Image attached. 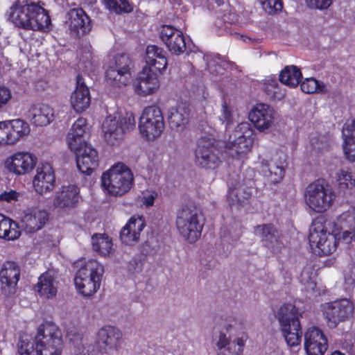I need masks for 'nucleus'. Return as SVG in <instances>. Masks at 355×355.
<instances>
[{
    "label": "nucleus",
    "instance_id": "obj_20",
    "mask_svg": "<svg viewBox=\"0 0 355 355\" xmlns=\"http://www.w3.org/2000/svg\"><path fill=\"white\" fill-rule=\"evenodd\" d=\"M274 110L265 103L257 104L249 113V119L259 131L270 128L274 121Z\"/></svg>",
    "mask_w": 355,
    "mask_h": 355
},
{
    "label": "nucleus",
    "instance_id": "obj_29",
    "mask_svg": "<svg viewBox=\"0 0 355 355\" xmlns=\"http://www.w3.org/2000/svg\"><path fill=\"white\" fill-rule=\"evenodd\" d=\"M254 234L260 239L263 245L268 248L275 249L281 244V234L271 223L255 226Z\"/></svg>",
    "mask_w": 355,
    "mask_h": 355
},
{
    "label": "nucleus",
    "instance_id": "obj_5",
    "mask_svg": "<svg viewBox=\"0 0 355 355\" xmlns=\"http://www.w3.org/2000/svg\"><path fill=\"white\" fill-rule=\"evenodd\" d=\"M133 175L131 171L123 163L114 164L101 177V184L107 193L112 196H121L131 188Z\"/></svg>",
    "mask_w": 355,
    "mask_h": 355
},
{
    "label": "nucleus",
    "instance_id": "obj_50",
    "mask_svg": "<svg viewBox=\"0 0 355 355\" xmlns=\"http://www.w3.org/2000/svg\"><path fill=\"white\" fill-rule=\"evenodd\" d=\"M345 289L355 293V267H352L345 273Z\"/></svg>",
    "mask_w": 355,
    "mask_h": 355
},
{
    "label": "nucleus",
    "instance_id": "obj_7",
    "mask_svg": "<svg viewBox=\"0 0 355 355\" xmlns=\"http://www.w3.org/2000/svg\"><path fill=\"white\" fill-rule=\"evenodd\" d=\"M104 268L100 263L89 260L77 271L75 286L83 295L89 297L100 288Z\"/></svg>",
    "mask_w": 355,
    "mask_h": 355
},
{
    "label": "nucleus",
    "instance_id": "obj_8",
    "mask_svg": "<svg viewBox=\"0 0 355 355\" xmlns=\"http://www.w3.org/2000/svg\"><path fill=\"white\" fill-rule=\"evenodd\" d=\"M204 219L196 208L183 207L179 213V233L189 243H195L201 235Z\"/></svg>",
    "mask_w": 355,
    "mask_h": 355
},
{
    "label": "nucleus",
    "instance_id": "obj_37",
    "mask_svg": "<svg viewBox=\"0 0 355 355\" xmlns=\"http://www.w3.org/2000/svg\"><path fill=\"white\" fill-rule=\"evenodd\" d=\"M7 125L11 145L16 144L30 132L28 123L20 119L7 121Z\"/></svg>",
    "mask_w": 355,
    "mask_h": 355
},
{
    "label": "nucleus",
    "instance_id": "obj_59",
    "mask_svg": "<svg viewBox=\"0 0 355 355\" xmlns=\"http://www.w3.org/2000/svg\"><path fill=\"white\" fill-rule=\"evenodd\" d=\"M157 194L155 192L150 193V194L145 196L143 198L144 204L147 206H153L154 204L155 199L157 198Z\"/></svg>",
    "mask_w": 355,
    "mask_h": 355
},
{
    "label": "nucleus",
    "instance_id": "obj_24",
    "mask_svg": "<svg viewBox=\"0 0 355 355\" xmlns=\"http://www.w3.org/2000/svg\"><path fill=\"white\" fill-rule=\"evenodd\" d=\"M49 220L45 210L34 209L25 212L20 223V227L26 233H35L41 230Z\"/></svg>",
    "mask_w": 355,
    "mask_h": 355
},
{
    "label": "nucleus",
    "instance_id": "obj_40",
    "mask_svg": "<svg viewBox=\"0 0 355 355\" xmlns=\"http://www.w3.org/2000/svg\"><path fill=\"white\" fill-rule=\"evenodd\" d=\"M302 78L300 70L294 65L286 67L279 75V80L291 87H295L299 85Z\"/></svg>",
    "mask_w": 355,
    "mask_h": 355
},
{
    "label": "nucleus",
    "instance_id": "obj_4",
    "mask_svg": "<svg viewBox=\"0 0 355 355\" xmlns=\"http://www.w3.org/2000/svg\"><path fill=\"white\" fill-rule=\"evenodd\" d=\"M302 313L292 304H284L278 309L276 318L279 323L283 336L290 347L297 346L302 339V329L300 318Z\"/></svg>",
    "mask_w": 355,
    "mask_h": 355
},
{
    "label": "nucleus",
    "instance_id": "obj_46",
    "mask_svg": "<svg viewBox=\"0 0 355 355\" xmlns=\"http://www.w3.org/2000/svg\"><path fill=\"white\" fill-rule=\"evenodd\" d=\"M338 178L339 187L341 190L344 191L355 187V179L352 178L351 173L341 170Z\"/></svg>",
    "mask_w": 355,
    "mask_h": 355
},
{
    "label": "nucleus",
    "instance_id": "obj_44",
    "mask_svg": "<svg viewBox=\"0 0 355 355\" xmlns=\"http://www.w3.org/2000/svg\"><path fill=\"white\" fill-rule=\"evenodd\" d=\"M264 90L267 95L273 100H281L284 97L285 92L275 79L267 80L264 84Z\"/></svg>",
    "mask_w": 355,
    "mask_h": 355
},
{
    "label": "nucleus",
    "instance_id": "obj_35",
    "mask_svg": "<svg viewBox=\"0 0 355 355\" xmlns=\"http://www.w3.org/2000/svg\"><path fill=\"white\" fill-rule=\"evenodd\" d=\"M260 170L263 175L267 178L270 182L273 184L278 183L284 176V162H280L278 164L274 160L268 162L263 159L261 162Z\"/></svg>",
    "mask_w": 355,
    "mask_h": 355
},
{
    "label": "nucleus",
    "instance_id": "obj_30",
    "mask_svg": "<svg viewBox=\"0 0 355 355\" xmlns=\"http://www.w3.org/2000/svg\"><path fill=\"white\" fill-rule=\"evenodd\" d=\"M79 193V188L74 184L63 186L56 193L53 205L60 208H73L78 202Z\"/></svg>",
    "mask_w": 355,
    "mask_h": 355
},
{
    "label": "nucleus",
    "instance_id": "obj_41",
    "mask_svg": "<svg viewBox=\"0 0 355 355\" xmlns=\"http://www.w3.org/2000/svg\"><path fill=\"white\" fill-rule=\"evenodd\" d=\"M92 244L94 250L98 252L101 256L108 255L112 250V241L108 236L102 234L93 236Z\"/></svg>",
    "mask_w": 355,
    "mask_h": 355
},
{
    "label": "nucleus",
    "instance_id": "obj_49",
    "mask_svg": "<svg viewBox=\"0 0 355 355\" xmlns=\"http://www.w3.org/2000/svg\"><path fill=\"white\" fill-rule=\"evenodd\" d=\"M259 1L264 10L269 14L279 11L283 8L281 0H259Z\"/></svg>",
    "mask_w": 355,
    "mask_h": 355
},
{
    "label": "nucleus",
    "instance_id": "obj_53",
    "mask_svg": "<svg viewBox=\"0 0 355 355\" xmlns=\"http://www.w3.org/2000/svg\"><path fill=\"white\" fill-rule=\"evenodd\" d=\"M220 121H222L223 124H225V127L227 129L230 124L232 123L233 118L230 110L227 107L225 102L222 105L221 114L218 116Z\"/></svg>",
    "mask_w": 355,
    "mask_h": 355
},
{
    "label": "nucleus",
    "instance_id": "obj_54",
    "mask_svg": "<svg viewBox=\"0 0 355 355\" xmlns=\"http://www.w3.org/2000/svg\"><path fill=\"white\" fill-rule=\"evenodd\" d=\"M7 121H0V145H11Z\"/></svg>",
    "mask_w": 355,
    "mask_h": 355
},
{
    "label": "nucleus",
    "instance_id": "obj_23",
    "mask_svg": "<svg viewBox=\"0 0 355 355\" xmlns=\"http://www.w3.org/2000/svg\"><path fill=\"white\" fill-rule=\"evenodd\" d=\"M55 177L51 166L46 163L37 168V173L33 184L35 190L42 194L51 191L55 188Z\"/></svg>",
    "mask_w": 355,
    "mask_h": 355
},
{
    "label": "nucleus",
    "instance_id": "obj_45",
    "mask_svg": "<svg viewBox=\"0 0 355 355\" xmlns=\"http://www.w3.org/2000/svg\"><path fill=\"white\" fill-rule=\"evenodd\" d=\"M103 2L107 8L116 13L128 12L132 10V7L127 0H103Z\"/></svg>",
    "mask_w": 355,
    "mask_h": 355
},
{
    "label": "nucleus",
    "instance_id": "obj_22",
    "mask_svg": "<svg viewBox=\"0 0 355 355\" xmlns=\"http://www.w3.org/2000/svg\"><path fill=\"white\" fill-rule=\"evenodd\" d=\"M133 85L137 94L147 96L158 89L159 83L156 72L152 71L148 67H144Z\"/></svg>",
    "mask_w": 355,
    "mask_h": 355
},
{
    "label": "nucleus",
    "instance_id": "obj_18",
    "mask_svg": "<svg viewBox=\"0 0 355 355\" xmlns=\"http://www.w3.org/2000/svg\"><path fill=\"white\" fill-rule=\"evenodd\" d=\"M121 331L112 327H102L98 332L97 345L102 353L112 354L116 351L121 343Z\"/></svg>",
    "mask_w": 355,
    "mask_h": 355
},
{
    "label": "nucleus",
    "instance_id": "obj_25",
    "mask_svg": "<svg viewBox=\"0 0 355 355\" xmlns=\"http://www.w3.org/2000/svg\"><path fill=\"white\" fill-rule=\"evenodd\" d=\"M336 225L341 230L339 239L346 243H355V207H349L339 215Z\"/></svg>",
    "mask_w": 355,
    "mask_h": 355
},
{
    "label": "nucleus",
    "instance_id": "obj_10",
    "mask_svg": "<svg viewBox=\"0 0 355 355\" xmlns=\"http://www.w3.org/2000/svg\"><path fill=\"white\" fill-rule=\"evenodd\" d=\"M309 241L313 252L318 256H328L337 248L336 237L324 230L320 223H314L310 227Z\"/></svg>",
    "mask_w": 355,
    "mask_h": 355
},
{
    "label": "nucleus",
    "instance_id": "obj_36",
    "mask_svg": "<svg viewBox=\"0 0 355 355\" xmlns=\"http://www.w3.org/2000/svg\"><path fill=\"white\" fill-rule=\"evenodd\" d=\"M37 291L45 298H51L57 294V282L49 272L43 273L39 277Z\"/></svg>",
    "mask_w": 355,
    "mask_h": 355
},
{
    "label": "nucleus",
    "instance_id": "obj_42",
    "mask_svg": "<svg viewBox=\"0 0 355 355\" xmlns=\"http://www.w3.org/2000/svg\"><path fill=\"white\" fill-rule=\"evenodd\" d=\"M160 37L168 50L171 53L176 54L178 52V44L176 43L178 35H175V28L171 26H163Z\"/></svg>",
    "mask_w": 355,
    "mask_h": 355
},
{
    "label": "nucleus",
    "instance_id": "obj_28",
    "mask_svg": "<svg viewBox=\"0 0 355 355\" xmlns=\"http://www.w3.org/2000/svg\"><path fill=\"white\" fill-rule=\"evenodd\" d=\"M89 90L85 84L83 77L79 74L76 78V87L71 96V104L77 112H82L90 105Z\"/></svg>",
    "mask_w": 355,
    "mask_h": 355
},
{
    "label": "nucleus",
    "instance_id": "obj_15",
    "mask_svg": "<svg viewBox=\"0 0 355 355\" xmlns=\"http://www.w3.org/2000/svg\"><path fill=\"white\" fill-rule=\"evenodd\" d=\"M20 277L19 265L14 261L5 262L0 270V288L6 296H11L17 291Z\"/></svg>",
    "mask_w": 355,
    "mask_h": 355
},
{
    "label": "nucleus",
    "instance_id": "obj_3",
    "mask_svg": "<svg viewBox=\"0 0 355 355\" xmlns=\"http://www.w3.org/2000/svg\"><path fill=\"white\" fill-rule=\"evenodd\" d=\"M234 320H221L214 327L218 355H241L248 335Z\"/></svg>",
    "mask_w": 355,
    "mask_h": 355
},
{
    "label": "nucleus",
    "instance_id": "obj_55",
    "mask_svg": "<svg viewBox=\"0 0 355 355\" xmlns=\"http://www.w3.org/2000/svg\"><path fill=\"white\" fill-rule=\"evenodd\" d=\"M178 113V107H172L168 110L167 113V122L168 125L171 130H178V119L176 117V114Z\"/></svg>",
    "mask_w": 355,
    "mask_h": 355
},
{
    "label": "nucleus",
    "instance_id": "obj_60",
    "mask_svg": "<svg viewBox=\"0 0 355 355\" xmlns=\"http://www.w3.org/2000/svg\"><path fill=\"white\" fill-rule=\"evenodd\" d=\"M207 69L209 71V72L211 73H214L215 72V70H214L212 69V67H211V64H207Z\"/></svg>",
    "mask_w": 355,
    "mask_h": 355
},
{
    "label": "nucleus",
    "instance_id": "obj_21",
    "mask_svg": "<svg viewBox=\"0 0 355 355\" xmlns=\"http://www.w3.org/2000/svg\"><path fill=\"white\" fill-rule=\"evenodd\" d=\"M304 348L307 355H323L327 349V340L316 327L309 328L304 335Z\"/></svg>",
    "mask_w": 355,
    "mask_h": 355
},
{
    "label": "nucleus",
    "instance_id": "obj_19",
    "mask_svg": "<svg viewBox=\"0 0 355 355\" xmlns=\"http://www.w3.org/2000/svg\"><path fill=\"white\" fill-rule=\"evenodd\" d=\"M68 26L71 33L77 37L88 33L92 30L91 20L83 8H73L67 12Z\"/></svg>",
    "mask_w": 355,
    "mask_h": 355
},
{
    "label": "nucleus",
    "instance_id": "obj_2",
    "mask_svg": "<svg viewBox=\"0 0 355 355\" xmlns=\"http://www.w3.org/2000/svg\"><path fill=\"white\" fill-rule=\"evenodd\" d=\"M43 5L40 1H17L8 12V19L18 28L42 31L51 23L50 17Z\"/></svg>",
    "mask_w": 355,
    "mask_h": 355
},
{
    "label": "nucleus",
    "instance_id": "obj_13",
    "mask_svg": "<svg viewBox=\"0 0 355 355\" xmlns=\"http://www.w3.org/2000/svg\"><path fill=\"white\" fill-rule=\"evenodd\" d=\"M219 153L220 150L214 139L202 137L198 140L195 151V164L201 168L214 170L220 163Z\"/></svg>",
    "mask_w": 355,
    "mask_h": 355
},
{
    "label": "nucleus",
    "instance_id": "obj_9",
    "mask_svg": "<svg viewBox=\"0 0 355 355\" xmlns=\"http://www.w3.org/2000/svg\"><path fill=\"white\" fill-rule=\"evenodd\" d=\"M139 129L146 140L153 141L160 137L164 130V121L159 107L153 105L144 110L139 118Z\"/></svg>",
    "mask_w": 355,
    "mask_h": 355
},
{
    "label": "nucleus",
    "instance_id": "obj_11",
    "mask_svg": "<svg viewBox=\"0 0 355 355\" xmlns=\"http://www.w3.org/2000/svg\"><path fill=\"white\" fill-rule=\"evenodd\" d=\"M254 130L248 122H242L230 135L226 148L232 157L243 155L250 151L254 141Z\"/></svg>",
    "mask_w": 355,
    "mask_h": 355
},
{
    "label": "nucleus",
    "instance_id": "obj_52",
    "mask_svg": "<svg viewBox=\"0 0 355 355\" xmlns=\"http://www.w3.org/2000/svg\"><path fill=\"white\" fill-rule=\"evenodd\" d=\"M179 38H181V41L183 44L182 46L179 44V55L181 53L186 52L189 55L191 52L194 51L195 45L189 37L183 35L182 33L179 31Z\"/></svg>",
    "mask_w": 355,
    "mask_h": 355
},
{
    "label": "nucleus",
    "instance_id": "obj_51",
    "mask_svg": "<svg viewBox=\"0 0 355 355\" xmlns=\"http://www.w3.org/2000/svg\"><path fill=\"white\" fill-rule=\"evenodd\" d=\"M190 112L191 109L189 103L181 102V105L179 104V119L181 121V123H179V127L188 123Z\"/></svg>",
    "mask_w": 355,
    "mask_h": 355
},
{
    "label": "nucleus",
    "instance_id": "obj_33",
    "mask_svg": "<svg viewBox=\"0 0 355 355\" xmlns=\"http://www.w3.org/2000/svg\"><path fill=\"white\" fill-rule=\"evenodd\" d=\"M146 65L152 71L156 73H162L166 69L167 60L163 53V50L155 45H149L146 48Z\"/></svg>",
    "mask_w": 355,
    "mask_h": 355
},
{
    "label": "nucleus",
    "instance_id": "obj_26",
    "mask_svg": "<svg viewBox=\"0 0 355 355\" xmlns=\"http://www.w3.org/2000/svg\"><path fill=\"white\" fill-rule=\"evenodd\" d=\"M90 135V126L85 118H78L73 124L67 135L70 149H77L80 145L87 144L86 139Z\"/></svg>",
    "mask_w": 355,
    "mask_h": 355
},
{
    "label": "nucleus",
    "instance_id": "obj_16",
    "mask_svg": "<svg viewBox=\"0 0 355 355\" xmlns=\"http://www.w3.org/2000/svg\"><path fill=\"white\" fill-rule=\"evenodd\" d=\"M37 161V157L31 153L18 152L7 158L5 164L10 172L21 175L32 171Z\"/></svg>",
    "mask_w": 355,
    "mask_h": 355
},
{
    "label": "nucleus",
    "instance_id": "obj_58",
    "mask_svg": "<svg viewBox=\"0 0 355 355\" xmlns=\"http://www.w3.org/2000/svg\"><path fill=\"white\" fill-rule=\"evenodd\" d=\"M17 197V193L14 191L4 192L0 194V201L10 202L12 200H15Z\"/></svg>",
    "mask_w": 355,
    "mask_h": 355
},
{
    "label": "nucleus",
    "instance_id": "obj_57",
    "mask_svg": "<svg viewBox=\"0 0 355 355\" xmlns=\"http://www.w3.org/2000/svg\"><path fill=\"white\" fill-rule=\"evenodd\" d=\"M10 98V91L6 87H0V109L7 104Z\"/></svg>",
    "mask_w": 355,
    "mask_h": 355
},
{
    "label": "nucleus",
    "instance_id": "obj_12",
    "mask_svg": "<svg viewBox=\"0 0 355 355\" xmlns=\"http://www.w3.org/2000/svg\"><path fill=\"white\" fill-rule=\"evenodd\" d=\"M131 64L132 62L127 54L116 55L105 72L107 83L116 87L127 85L132 78Z\"/></svg>",
    "mask_w": 355,
    "mask_h": 355
},
{
    "label": "nucleus",
    "instance_id": "obj_38",
    "mask_svg": "<svg viewBox=\"0 0 355 355\" xmlns=\"http://www.w3.org/2000/svg\"><path fill=\"white\" fill-rule=\"evenodd\" d=\"M21 232L16 222L3 214H0V238L14 241L20 236Z\"/></svg>",
    "mask_w": 355,
    "mask_h": 355
},
{
    "label": "nucleus",
    "instance_id": "obj_32",
    "mask_svg": "<svg viewBox=\"0 0 355 355\" xmlns=\"http://www.w3.org/2000/svg\"><path fill=\"white\" fill-rule=\"evenodd\" d=\"M342 135L344 155L348 161L355 162V119L345 122Z\"/></svg>",
    "mask_w": 355,
    "mask_h": 355
},
{
    "label": "nucleus",
    "instance_id": "obj_48",
    "mask_svg": "<svg viewBox=\"0 0 355 355\" xmlns=\"http://www.w3.org/2000/svg\"><path fill=\"white\" fill-rule=\"evenodd\" d=\"M117 122H119L123 134L133 130L135 127V120L132 113H126L124 116L117 120Z\"/></svg>",
    "mask_w": 355,
    "mask_h": 355
},
{
    "label": "nucleus",
    "instance_id": "obj_27",
    "mask_svg": "<svg viewBox=\"0 0 355 355\" xmlns=\"http://www.w3.org/2000/svg\"><path fill=\"white\" fill-rule=\"evenodd\" d=\"M146 226L145 220L141 216H133L120 232V239L125 245L137 243L141 231Z\"/></svg>",
    "mask_w": 355,
    "mask_h": 355
},
{
    "label": "nucleus",
    "instance_id": "obj_1",
    "mask_svg": "<svg viewBox=\"0 0 355 355\" xmlns=\"http://www.w3.org/2000/svg\"><path fill=\"white\" fill-rule=\"evenodd\" d=\"M63 347L62 335L53 323L41 324L33 338L22 337L18 343L19 355H60Z\"/></svg>",
    "mask_w": 355,
    "mask_h": 355
},
{
    "label": "nucleus",
    "instance_id": "obj_61",
    "mask_svg": "<svg viewBox=\"0 0 355 355\" xmlns=\"http://www.w3.org/2000/svg\"><path fill=\"white\" fill-rule=\"evenodd\" d=\"M331 355H344V354L341 353L339 351H335L331 354Z\"/></svg>",
    "mask_w": 355,
    "mask_h": 355
},
{
    "label": "nucleus",
    "instance_id": "obj_34",
    "mask_svg": "<svg viewBox=\"0 0 355 355\" xmlns=\"http://www.w3.org/2000/svg\"><path fill=\"white\" fill-rule=\"evenodd\" d=\"M103 132L105 141L110 145H118L123 139L124 134L116 118H106L103 123Z\"/></svg>",
    "mask_w": 355,
    "mask_h": 355
},
{
    "label": "nucleus",
    "instance_id": "obj_14",
    "mask_svg": "<svg viewBox=\"0 0 355 355\" xmlns=\"http://www.w3.org/2000/svg\"><path fill=\"white\" fill-rule=\"evenodd\" d=\"M323 311L328 326L335 328L339 322L352 316L354 305L349 300L342 299L325 304L323 306Z\"/></svg>",
    "mask_w": 355,
    "mask_h": 355
},
{
    "label": "nucleus",
    "instance_id": "obj_47",
    "mask_svg": "<svg viewBox=\"0 0 355 355\" xmlns=\"http://www.w3.org/2000/svg\"><path fill=\"white\" fill-rule=\"evenodd\" d=\"M312 270L309 268H304L301 274V282L305 286V288L308 292L315 291L316 283L312 279L311 275Z\"/></svg>",
    "mask_w": 355,
    "mask_h": 355
},
{
    "label": "nucleus",
    "instance_id": "obj_6",
    "mask_svg": "<svg viewBox=\"0 0 355 355\" xmlns=\"http://www.w3.org/2000/svg\"><path fill=\"white\" fill-rule=\"evenodd\" d=\"M336 195L332 187L324 179L309 184L304 193L306 205L317 213H322L333 205Z\"/></svg>",
    "mask_w": 355,
    "mask_h": 355
},
{
    "label": "nucleus",
    "instance_id": "obj_17",
    "mask_svg": "<svg viewBox=\"0 0 355 355\" xmlns=\"http://www.w3.org/2000/svg\"><path fill=\"white\" fill-rule=\"evenodd\" d=\"M76 155L78 170L85 175H90L98 165V153L87 144L80 145L77 149H71Z\"/></svg>",
    "mask_w": 355,
    "mask_h": 355
},
{
    "label": "nucleus",
    "instance_id": "obj_43",
    "mask_svg": "<svg viewBox=\"0 0 355 355\" xmlns=\"http://www.w3.org/2000/svg\"><path fill=\"white\" fill-rule=\"evenodd\" d=\"M300 87L302 92L306 94L320 93L326 94L328 92L327 85L319 82L313 78H306L301 82Z\"/></svg>",
    "mask_w": 355,
    "mask_h": 355
},
{
    "label": "nucleus",
    "instance_id": "obj_31",
    "mask_svg": "<svg viewBox=\"0 0 355 355\" xmlns=\"http://www.w3.org/2000/svg\"><path fill=\"white\" fill-rule=\"evenodd\" d=\"M30 121L37 126H45L53 121L54 111L46 104L33 105L28 112Z\"/></svg>",
    "mask_w": 355,
    "mask_h": 355
},
{
    "label": "nucleus",
    "instance_id": "obj_39",
    "mask_svg": "<svg viewBox=\"0 0 355 355\" xmlns=\"http://www.w3.org/2000/svg\"><path fill=\"white\" fill-rule=\"evenodd\" d=\"M251 196L252 189L239 183L229 189L227 199L232 205L243 206Z\"/></svg>",
    "mask_w": 355,
    "mask_h": 355
},
{
    "label": "nucleus",
    "instance_id": "obj_56",
    "mask_svg": "<svg viewBox=\"0 0 355 355\" xmlns=\"http://www.w3.org/2000/svg\"><path fill=\"white\" fill-rule=\"evenodd\" d=\"M306 2L310 8L324 10L330 6L332 0H306Z\"/></svg>",
    "mask_w": 355,
    "mask_h": 355
}]
</instances>
